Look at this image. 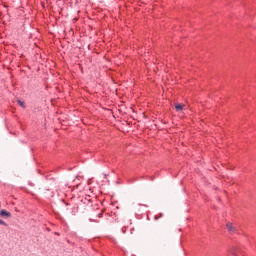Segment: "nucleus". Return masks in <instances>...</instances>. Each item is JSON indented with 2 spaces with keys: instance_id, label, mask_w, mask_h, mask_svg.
I'll return each instance as SVG.
<instances>
[{
  "instance_id": "obj_1",
  "label": "nucleus",
  "mask_w": 256,
  "mask_h": 256,
  "mask_svg": "<svg viewBox=\"0 0 256 256\" xmlns=\"http://www.w3.org/2000/svg\"><path fill=\"white\" fill-rule=\"evenodd\" d=\"M226 227H227L229 233H235L237 231V227L231 222H228L226 224Z\"/></svg>"
},
{
  "instance_id": "obj_2",
  "label": "nucleus",
  "mask_w": 256,
  "mask_h": 256,
  "mask_svg": "<svg viewBox=\"0 0 256 256\" xmlns=\"http://www.w3.org/2000/svg\"><path fill=\"white\" fill-rule=\"evenodd\" d=\"M0 217L9 218V217H11V213L8 212L7 210L3 209V210L0 211Z\"/></svg>"
},
{
  "instance_id": "obj_3",
  "label": "nucleus",
  "mask_w": 256,
  "mask_h": 256,
  "mask_svg": "<svg viewBox=\"0 0 256 256\" xmlns=\"http://www.w3.org/2000/svg\"><path fill=\"white\" fill-rule=\"evenodd\" d=\"M184 107H185V105H183V104H176L175 105L176 111H182Z\"/></svg>"
},
{
  "instance_id": "obj_4",
  "label": "nucleus",
  "mask_w": 256,
  "mask_h": 256,
  "mask_svg": "<svg viewBox=\"0 0 256 256\" xmlns=\"http://www.w3.org/2000/svg\"><path fill=\"white\" fill-rule=\"evenodd\" d=\"M18 105H20V107L25 108V103L22 102L21 100H18Z\"/></svg>"
},
{
  "instance_id": "obj_5",
  "label": "nucleus",
  "mask_w": 256,
  "mask_h": 256,
  "mask_svg": "<svg viewBox=\"0 0 256 256\" xmlns=\"http://www.w3.org/2000/svg\"><path fill=\"white\" fill-rule=\"evenodd\" d=\"M0 225H3L4 227H7L8 224H6L5 221H3V220L0 219Z\"/></svg>"
},
{
  "instance_id": "obj_6",
  "label": "nucleus",
  "mask_w": 256,
  "mask_h": 256,
  "mask_svg": "<svg viewBox=\"0 0 256 256\" xmlns=\"http://www.w3.org/2000/svg\"><path fill=\"white\" fill-rule=\"evenodd\" d=\"M127 229L126 228H122V233H126Z\"/></svg>"
},
{
  "instance_id": "obj_7",
  "label": "nucleus",
  "mask_w": 256,
  "mask_h": 256,
  "mask_svg": "<svg viewBox=\"0 0 256 256\" xmlns=\"http://www.w3.org/2000/svg\"><path fill=\"white\" fill-rule=\"evenodd\" d=\"M98 217H99V218L103 217V213H99V214H98Z\"/></svg>"
}]
</instances>
